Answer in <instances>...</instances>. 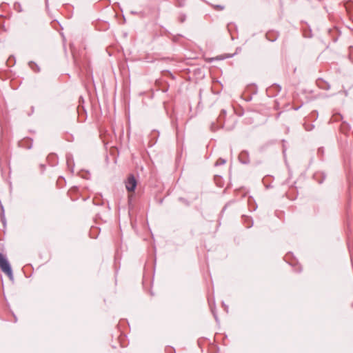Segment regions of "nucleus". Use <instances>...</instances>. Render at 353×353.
<instances>
[{
	"label": "nucleus",
	"instance_id": "obj_1",
	"mask_svg": "<svg viewBox=\"0 0 353 353\" xmlns=\"http://www.w3.org/2000/svg\"><path fill=\"white\" fill-rule=\"evenodd\" d=\"M0 268L1 270L9 276L10 279H12L13 275L11 266L6 257L1 253H0Z\"/></svg>",
	"mask_w": 353,
	"mask_h": 353
},
{
	"label": "nucleus",
	"instance_id": "obj_2",
	"mask_svg": "<svg viewBox=\"0 0 353 353\" xmlns=\"http://www.w3.org/2000/svg\"><path fill=\"white\" fill-rule=\"evenodd\" d=\"M225 114H226V111L225 110H222L219 118L217 119L218 123H216L215 122L212 123V124L210 125L211 131L215 132L219 128L223 127V119H224Z\"/></svg>",
	"mask_w": 353,
	"mask_h": 353
},
{
	"label": "nucleus",
	"instance_id": "obj_3",
	"mask_svg": "<svg viewBox=\"0 0 353 353\" xmlns=\"http://www.w3.org/2000/svg\"><path fill=\"white\" fill-rule=\"evenodd\" d=\"M137 180L133 174H130L125 181V188L128 192H133L137 187Z\"/></svg>",
	"mask_w": 353,
	"mask_h": 353
},
{
	"label": "nucleus",
	"instance_id": "obj_4",
	"mask_svg": "<svg viewBox=\"0 0 353 353\" xmlns=\"http://www.w3.org/2000/svg\"><path fill=\"white\" fill-rule=\"evenodd\" d=\"M239 159L241 163L243 164H248L250 163L249 153L248 151H242L239 156Z\"/></svg>",
	"mask_w": 353,
	"mask_h": 353
},
{
	"label": "nucleus",
	"instance_id": "obj_5",
	"mask_svg": "<svg viewBox=\"0 0 353 353\" xmlns=\"http://www.w3.org/2000/svg\"><path fill=\"white\" fill-rule=\"evenodd\" d=\"M225 159H219L216 163V165H223L225 163Z\"/></svg>",
	"mask_w": 353,
	"mask_h": 353
},
{
	"label": "nucleus",
	"instance_id": "obj_6",
	"mask_svg": "<svg viewBox=\"0 0 353 353\" xmlns=\"http://www.w3.org/2000/svg\"><path fill=\"white\" fill-rule=\"evenodd\" d=\"M67 163H68V165L70 163V160L69 157H67Z\"/></svg>",
	"mask_w": 353,
	"mask_h": 353
},
{
	"label": "nucleus",
	"instance_id": "obj_7",
	"mask_svg": "<svg viewBox=\"0 0 353 353\" xmlns=\"http://www.w3.org/2000/svg\"><path fill=\"white\" fill-rule=\"evenodd\" d=\"M217 8H219L220 10L223 9V7L221 6H217Z\"/></svg>",
	"mask_w": 353,
	"mask_h": 353
},
{
	"label": "nucleus",
	"instance_id": "obj_8",
	"mask_svg": "<svg viewBox=\"0 0 353 353\" xmlns=\"http://www.w3.org/2000/svg\"><path fill=\"white\" fill-rule=\"evenodd\" d=\"M2 222L3 223V224L5 223V219H4V217L2 218Z\"/></svg>",
	"mask_w": 353,
	"mask_h": 353
},
{
	"label": "nucleus",
	"instance_id": "obj_9",
	"mask_svg": "<svg viewBox=\"0 0 353 353\" xmlns=\"http://www.w3.org/2000/svg\"><path fill=\"white\" fill-rule=\"evenodd\" d=\"M181 22H183L184 21V19L183 18H181Z\"/></svg>",
	"mask_w": 353,
	"mask_h": 353
},
{
	"label": "nucleus",
	"instance_id": "obj_10",
	"mask_svg": "<svg viewBox=\"0 0 353 353\" xmlns=\"http://www.w3.org/2000/svg\"><path fill=\"white\" fill-rule=\"evenodd\" d=\"M214 318H215L216 319H217V317H216V316L214 314Z\"/></svg>",
	"mask_w": 353,
	"mask_h": 353
}]
</instances>
